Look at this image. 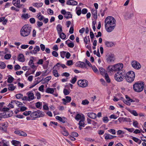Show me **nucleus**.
<instances>
[{"label":"nucleus","mask_w":146,"mask_h":146,"mask_svg":"<svg viewBox=\"0 0 146 146\" xmlns=\"http://www.w3.org/2000/svg\"><path fill=\"white\" fill-rule=\"evenodd\" d=\"M51 78V77L50 76H49L47 77L45 79L43 80V78H42L40 81H44L45 82H48Z\"/></svg>","instance_id":"nucleus-38"},{"label":"nucleus","mask_w":146,"mask_h":146,"mask_svg":"<svg viewBox=\"0 0 146 146\" xmlns=\"http://www.w3.org/2000/svg\"><path fill=\"white\" fill-rule=\"evenodd\" d=\"M27 95L28 96V101H30L34 99V94L31 92H29L27 93Z\"/></svg>","instance_id":"nucleus-13"},{"label":"nucleus","mask_w":146,"mask_h":146,"mask_svg":"<svg viewBox=\"0 0 146 146\" xmlns=\"http://www.w3.org/2000/svg\"><path fill=\"white\" fill-rule=\"evenodd\" d=\"M123 76H124V78H125L127 81L128 82L131 83L134 80V78H133L124 75H123Z\"/></svg>","instance_id":"nucleus-17"},{"label":"nucleus","mask_w":146,"mask_h":146,"mask_svg":"<svg viewBox=\"0 0 146 146\" xmlns=\"http://www.w3.org/2000/svg\"><path fill=\"white\" fill-rule=\"evenodd\" d=\"M18 60L20 62H24L25 59L23 55L22 54H19L18 57Z\"/></svg>","instance_id":"nucleus-24"},{"label":"nucleus","mask_w":146,"mask_h":146,"mask_svg":"<svg viewBox=\"0 0 146 146\" xmlns=\"http://www.w3.org/2000/svg\"><path fill=\"white\" fill-rule=\"evenodd\" d=\"M60 35V37L63 39H64L66 38V36L65 34L63 33H61L60 34H58Z\"/></svg>","instance_id":"nucleus-46"},{"label":"nucleus","mask_w":146,"mask_h":146,"mask_svg":"<svg viewBox=\"0 0 146 146\" xmlns=\"http://www.w3.org/2000/svg\"><path fill=\"white\" fill-rule=\"evenodd\" d=\"M77 80L76 77L75 76L71 80V82L72 84H74L76 82Z\"/></svg>","instance_id":"nucleus-58"},{"label":"nucleus","mask_w":146,"mask_h":146,"mask_svg":"<svg viewBox=\"0 0 146 146\" xmlns=\"http://www.w3.org/2000/svg\"><path fill=\"white\" fill-rule=\"evenodd\" d=\"M61 132L62 134L65 136H66L68 135V133L64 127H62Z\"/></svg>","instance_id":"nucleus-23"},{"label":"nucleus","mask_w":146,"mask_h":146,"mask_svg":"<svg viewBox=\"0 0 146 146\" xmlns=\"http://www.w3.org/2000/svg\"><path fill=\"white\" fill-rule=\"evenodd\" d=\"M84 117V115H82L81 116L80 114L78 113L76 115L75 119L77 120H80L82 119V117Z\"/></svg>","instance_id":"nucleus-33"},{"label":"nucleus","mask_w":146,"mask_h":146,"mask_svg":"<svg viewBox=\"0 0 146 146\" xmlns=\"http://www.w3.org/2000/svg\"><path fill=\"white\" fill-rule=\"evenodd\" d=\"M64 17L67 19L71 18L72 17V15L70 12H67L64 15Z\"/></svg>","instance_id":"nucleus-31"},{"label":"nucleus","mask_w":146,"mask_h":146,"mask_svg":"<svg viewBox=\"0 0 146 146\" xmlns=\"http://www.w3.org/2000/svg\"><path fill=\"white\" fill-rule=\"evenodd\" d=\"M71 135L74 137H77L78 136V133L75 132H72L71 133Z\"/></svg>","instance_id":"nucleus-64"},{"label":"nucleus","mask_w":146,"mask_h":146,"mask_svg":"<svg viewBox=\"0 0 146 146\" xmlns=\"http://www.w3.org/2000/svg\"><path fill=\"white\" fill-rule=\"evenodd\" d=\"M100 72L102 75H103L107 73L106 70L103 68H99Z\"/></svg>","instance_id":"nucleus-39"},{"label":"nucleus","mask_w":146,"mask_h":146,"mask_svg":"<svg viewBox=\"0 0 146 146\" xmlns=\"http://www.w3.org/2000/svg\"><path fill=\"white\" fill-rule=\"evenodd\" d=\"M131 65L133 68L137 69H139L141 67V65L139 63L135 61H133Z\"/></svg>","instance_id":"nucleus-10"},{"label":"nucleus","mask_w":146,"mask_h":146,"mask_svg":"<svg viewBox=\"0 0 146 146\" xmlns=\"http://www.w3.org/2000/svg\"><path fill=\"white\" fill-rule=\"evenodd\" d=\"M0 66L1 68L3 69H4L6 67V64L3 62H0Z\"/></svg>","instance_id":"nucleus-43"},{"label":"nucleus","mask_w":146,"mask_h":146,"mask_svg":"<svg viewBox=\"0 0 146 146\" xmlns=\"http://www.w3.org/2000/svg\"><path fill=\"white\" fill-rule=\"evenodd\" d=\"M15 97L19 99L22 98L23 97V95L21 94H19L16 95Z\"/></svg>","instance_id":"nucleus-52"},{"label":"nucleus","mask_w":146,"mask_h":146,"mask_svg":"<svg viewBox=\"0 0 146 146\" xmlns=\"http://www.w3.org/2000/svg\"><path fill=\"white\" fill-rule=\"evenodd\" d=\"M122 71H120L117 72L114 75L115 79L118 82H120L123 80L124 78L123 75L124 74L123 72H122Z\"/></svg>","instance_id":"nucleus-6"},{"label":"nucleus","mask_w":146,"mask_h":146,"mask_svg":"<svg viewBox=\"0 0 146 146\" xmlns=\"http://www.w3.org/2000/svg\"><path fill=\"white\" fill-rule=\"evenodd\" d=\"M52 73L56 77H58L59 76L58 71L56 70H53V71Z\"/></svg>","instance_id":"nucleus-47"},{"label":"nucleus","mask_w":146,"mask_h":146,"mask_svg":"<svg viewBox=\"0 0 146 146\" xmlns=\"http://www.w3.org/2000/svg\"><path fill=\"white\" fill-rule=\"evenodd\" d=\"M43 5V3H34L33 4V5L34 7H41Z\"/></svg>","instance_id":"nucleus-37"},{"label":"nucleus","mask_w":146,"mask_h":146,"mask_svg":"<svg viewBox=\"0 0 146 146\" xmlns=\"http://www.w3.org/2000/svg\"><path fill=\"white\" fill-rule=\"evenodd\" d=\"M63 93L66 96L70 94L69 91L66 89H64L63 90Z\"/></svg>","instance_id":"nucleus-49"},{"label":"nucleus","mask_w":146,"mask_h":146,"mask_svg":"<svg viewBox=\"0 0 146 146\" xmlns=\"http://www.w3.org/2000/svg\"><path fill=\"white\" fill-rule=\"evenodd\" d=\"M56 29L57 30L58 34H60L62 31V26L60 24L58 25L56 27Z\"/></svg>","instance_id":"nucleus-27"},{"label":"nucleus","mask_w":146,"mask_h":146,"mask_svg":"<svg viewBox=\"0 0 146 146\" xmlns=\"http://www.w3.org/2000/svg\"><path fill=\"white\" fill-rule=\"evenodd\" d=\"M89 102L87 100H85L82 101V104L84 105H87L89 104Z\"/></svg>","instance_id":"nucleus-50"},{"label":"nucleus","mask_w":146,"mask_h":146,"mask_svg":"<svg viewBox=\"0 0 146 146\" xmlns=\"http://www.w3.org/2000/svg\"><path fill=\"white\" fill-rule=\"evenodd\" d=\"M32 112L31 111H25L23 113V114L27 116L30 115L32 113Z\"/></svg>","instance_id":"nucleus-53"},{"label":"nucleus","mask_w":146,"mask_h":146,"mask_svg":"<svg viewBox=\"0 0 146 146\" xmlns=\"http://www.w3.org/2000/svg\"><path fill=\"white\" fill-rule=\"evenodd\" d=\"M40 50V47L38 46H36L34 48V50H33V54H36L37 53V52L39 51Z\"/></svg>","instance_id":"nucleus-30"},{"label":"nucleus","mask_w":146,"mask_h":146,"mask_svg":"<svg viewBox=\"0 0 146 146\" xmlns=\"http://www.w3.org/2000/svg\"><path fill=\"white\" fill-rule=\"evenodd\" d=\"M66 4L68 5H77L78 2L74 0H69L67 1Z\"/></svg>","instance_id":"nucleus-15"},{"label":"nucleus","mask_w":146,"mask_h":146,"mask_svg":"<svg viewBox=\"0 0 146 146\" xmlns=\"http://www.w3.org/2000/svg\"><path fill=\"white\" fill-rule=\"evenodd\" d=\"M4 103L2 102L0 103V111H8L9 109L8 108H2L3 107Z\"/></svg>","instance_id":"nucleus-18"},{"label":"nucleus","mask_w":146,"mask_h":146,"mask_svg":"<svg viewBox=\"0 0 146 146\" xmlns=\"http://www.w3.org/2000/svg\"><path fill=\"white\" fill-rule=\"evenodd\" d=\"M11 57V55L10 54H6L4 56V58L5 59L8 60Z\"/></svg>","instance_id":"nucleus-51"},{"label":"nucleus","mask_w":146,"mask_h":146,"mask_svg":"<svg viewBox=\"0 0 146 146\" xmlns=\"http://www.w3.org/2000/svg\"><path fill=\"white\" fill-rule=\"evenodd\" d=\"M92 14L94 19L96 20L97 18V11L92 9L91 11Z\"/></svg>","instance_id":"nucleus-19"},{"label":"nucleus","mask_w":146,"mask_h":146,"mask_svg":"<svg viewBox=\"0 0 146 146\" xmlns=\"http://www.w3.org/2000/svg\"><path fill=\"white\" fill-rule=\"evenodd\" d=\"M78 66L82 68H86V64L84 62H79Z\"/></svg>","instance_id":"nucleus-35"},{"label":"nucleus","mask_w":146,"mask_h":146,"mask_svg":"<svg viewBox=\"0 0 146 146\" xmlns=\"http://www.w3.org/2000/svg\"><path fill=\"white\" fill-rule=\"evenodd\" d=\"M88 81L85 80H79L77 82L78 86L82 87H85L88 86Z\"/></svg>","instance_id":"nucleus-7"},{"label":"nucleus","mask_w":146,"mask_h":146,"mask_svg":"<svg viewBox=\"0 0 146 146\" xmlns=\"http://www.w3.org/2000/svg\"><path fill=\"white\" fill-rule=\"evenodd\" d=\"M29 65L32 68H34L35 67L33 63V61L32 60H30L29 63Z\"/></svg>","instance_id":"nucleus-36"},{"label":"nucleus","mask_w":146,"mask_h":146,"mask_svg":"<svg viewBox=\"0 0 146 146\" xmlns=\"http://www.w3.org/2000/svg\"><path fill=\"white\" fill-rule=\"evenodd\" d=\"M145 86L144 83L141 81L135 82L133 85V88L134 91L137 92H142Z\"/></svg>","instance_id":"nucleus-2"},{"label":"nucleus","mask_w":146,"mask_h":146,"mask_svg":"<svg viewBox=\"0 0 146 146\" xmlns=\"http://www.w3.org/2000/svg\"><path fill=\"white\" fill-rule=\"evenodd\" d=\"M13 114V112L12 111H7L5 113L6 115H8V117L11 116Z\"/></svg>","instance_id":"nucleus-44"},{"label":"nucleus","mask_w":146,"mask_h":146,"mask_svg":"<svg viewBox=\"0 0 146 146\" xmlns=\"http://www.w3.org/2000/svg\"><path fill=\"white\" fill-rule=\"evenodd\" d=\"M116 25V21L113 17L109 16L105 20V26L107 31L111 32L114 29Z\"/></svg>","instance_id":"nucleus-1"},{"label":"nucleus","mask_w":146,"mask_h":146,"mask_svg":"<svg viewBox=\"0 0 146 146\" xmlns=\"http://www.w3.org/2000/svg\"><path fill=\"white\" fill-rule=\"evenodd\" d=\"M67 45L69 47L73 48L74 46V44L73 42H72L68 43L67 44Z\"/></svg>","instance_id":"nucleus-56"},{"label":"nucleus","mask_w":146,"mask_h":146,"mask_svg":"<svg viewBox=\"0 0 146 146\" xmlns=\"http://www.w3.org/2000/svg\"><path fill=\"white\" fill-rule=\"evenodd\" d=\"M44 115V113L43 112L38 110L37 111L33 112L31 113L30 116L31 117L35 118L42 117Z\"/></svg>","instance_id":"nucleus-5"},{"label":"nucleus","mask_w":146,"mask_h":146,"mask_svg":"<svg viewBox=\"0 0 146 146\" xmlns=\"http://www.w3.org/2000/svg\"><path fill=\"white\" fill-rule=\"evenodd\" d=\"M66 99L63 98L62 100L63 102V104L64 105H66V103L70 102L71 100V97L69 96L65 97Z\"/></svg>","instance_id":"nucleus-14"},{"label":"nucleus","mask_w":146,"mask_h":146,"mask_svg":"<svg viewBox=\"0 0 146 146\" xmlns=\"http://www.w3.org/2000/svg\"><path fill=\"white\" fill-rule=\"evenodd\" d=\"M123 65L122 63H119L113 66H109L108 68L110 71L113 72L114 71H122L121 70L123 68Z\"/></svg>","instance_id":"nucleus-4"},{"label":"nucleus","mask_w":146,"mask_h":146,"mask_svg":"<svg viewBox=\"0 0 146 146\" xmlns=\"http://www.w3.org/2000/svg\"><path fill=\"white\" fill-rule=\"evenodd\" d=\"M115 59L114 55L112 54H110L108 55L107 58V60L108 62H111L114 61Z\"/></svg>","instance_id":"nucleus-11"},{"label":"nucleus","mask_w":146,"mask_h":146,"mask_svg":"<svg viewBox=\"0 0 146 146\" xmlns=\"http://www.w3.org/2000/svg\"><path fill=\"white\" fill-rule=\"evenodd\" d=\"M9 88L8 89L9 91H13L16 88V87L14 86L13 84H10L8 85Z\"/></svg>","instance_id":"nucleus-32"},{"label":"nucleus","mask_w":146,"mask_h":146,"mask_svg":"<svg viewBox=\"0 0 146 146\" xmlns=\"http://www.w3.org/2000/svg\"><path fill=\"white\" fill-rule=\"evenodd\" d=\"M46 93L52 94L54 92V90L52 88H48L45 91Z\"/></svg>","instance_id":"nucleus-34"},{"label":"nucleus","mask_w":146,"mask_h":146,"mask_svg":"<svg viewBox=\"0 0 146 146\" xmlns=\"http://www.w3.org/2000/svg\"><path fill=\"white\" fill-rule=\"evenodd\" d=\"M11 142L15 146H21L20 142L18 141L14 140H13Z\"/></svg>","instance_id":"nucleus-29"},{"label":"nucleus","mask_w":146,"mask_h":146,"mask_svg":"<svg viewBox=\"0 0 146 146\" xmlns=\"http://www.w3.org/2000/svg\"><path fill=\"white\" fill-rule=\"evenodd\" d=\"M85 119L84 117H82V119L80 120L79 121L78 124L80 126H82V127H84L85 126V124L84 123V121Z\"/></svg>","instance_id":"nucleus-28"},{"label":"nucleus","mask_w":146,"mask_h":146,"mask_svg":"<svg viewBox=\"0 0 146 146\" xmlns=\"http://www.w3.org/2000/svg\"><path fill=\"white\" fill-rule=\"evenodd\" d=\"M87 115L89 117L93 119H95L97 116L96 115L95 113L93 112L88 113H87Z\"/></svg>","instance_id":"nucleus-21"},{"label":"nucleus","mask_w":146,"mask_h":146,"mask_svg":"<svg viewBox=\"0 0 146 146\" xmlns=\"http://www.w3.org/2000/svg\"><path fill=\"white\" fill-rule=\"evenodd\" d=\"M21 68L20 66L18 64L15 65L14 66V69L15 70L20 69Z\"/></svg>","instance_id":"nucleus-61"},{"label":"nucleus","mask_w":146,"mask_h":146,"mask_svg":"<svg viewBox=\"0 0 146 146\" xmlns=\"http://www.w3.org/2000/svg\"><path fill=\"white\" fill-rule=\"evenodd\" d=\"M31 31V27L28 25H24L21 28L20 33L21 35L24 37L29 35Z\"/></svg>","instance_id":"nucleus-3"},{"label":"nucleus","mask_w":146,"mask_h":146,"mask_svg":"<svg viewBox=\"0 0 146 146\" xmlns=\"http://www.w3.org/2000/svg\"><path fill=\"white\" fill-rule=\"evenodd\" d=\"M74 30V29L73 26H72L71 27L70 29V30L69 31V33L71 34H72L73 33Z\"/></svg>","instance_id":"nucleus-62"},{"label":"nucleus","mask_w":146,"mask_h":146,"mask_svg":"<svg viewBox=\"0 0 146 146\" xmlns=\"http://www.w3.org/2000/svg\"><path fill=\"white\" fill-rule=\"evenodd\" d=\"M12 4L14 6L19 8H23L24 7L23 4H20V0H13Z\"/></svg>","instance_id":"nucleus-8"},{"label":"nucleus","mask_w":146,"mask_h":146,"mask_svg":"<svg viewBox=\"0 0 146 146\" xmlns=\"http://www.w3.org/2000/svg\"><path fill=\"white\" fill-rule=\"evenodd\" d=\"M14 78L12 76H10L7 79V82L8 83H11L13 81Z\"/></svg>","instance_id":"nucleus-48"},{"label":"nucleus","mask_w":146,"mask_h":146,"mask_svg":"<svg viewBox=\"0 0 146 146\" xmlns=\"http://www.w3.org/2000/svg\"><path fill=\"white\" fill-rule=\"evenodd\" d=\"M105 44L106 46L109 47H111L114 46V44L111 42L106 41Z\"/></svg>","instance_id":"nucleus-26"},{"label":"nucleus","mask_w":146,"mask_h":146,"mask_svg":"<svg viewBox=\"0 0 146 146\" xmlns=\"http://www.w3.org/2000/svg\"><path fill=\"white\" fill-rule=\"evenodd\" d=\"M105 77L106 80L107 82L108 83H110V80L109 77V76L107 73L105 74Z\"/></svg>","instance_id":"nucleus-45"},{"label":"nucleus","mask_w":146,"mask_h":146,"mask_svg":"<svg viewBox=\"0 0 146 146\" xmlns=\"http://www.w3.org/2000/svg\"><path fill=\"white\" fill-rule=\"evenodd\" d=\"M124 74L125 76H128L131 77V78H135V73L134 72L132 71H130L128 72L127 73L125 74L124 73Z\"/></svg>","instance_id":"nucleus-16"},{"label":"nucleus","mask_w":146,"mask_h":146,"mask_svg":"<svg viewBox=\"0 0 146 146\" xmlns=\"http://www.w3.org/2000/svg\"><path fill=\"white\" fill-rule=\"evenodd\" d=\"M56 119L59 120L60 121L62 122L63 123H65L66 121L64 119H63L61 117H60L59 116H56Z\"/></svg>","instance_id":"nucleus-40"},{"label":"nucleus","mask_w":146,"mask_h":146,"mask_svg":"<svg viewBox=\"0 0 146 146\" xmlns=\"http://www.w3.org/2000/svg\"><path fill=\"white\" fill-rule=\"evenodd\" d=\"M14 133L19 136L26 137L27 135L26 133L21 130L15 131H14Z\"/></svg>","instance_id":"nucleus-12"},{"label":"nucleus","mask_w":146,"mask_h":146,"mask_svg":"<svg viewBox=\"0 0 146 146\" xmlns=\"http://www.w3.org/2000/svg\"><path fill=\"white\" fill-rule=\"evenodd\" d=\"M42 104V103L38 102L36 103L35 106L36 108H39Z\"/></svg>","instance_id":"nucleus-54"},{"label":"nucleus","mask_w":146,"mask_h":146,"mask_svg":"<svg viewBox=\"0 0 146 146\" xmlns=\"http://www.w3.org/2000/svg\"><path fill=\"white\" fill-rule=\"evenodd\" d=\"M66 64L68 66H70L73 64V62L72 60H69L67 61Z\"/></svg>","instance_id":"nucleus-60"},{"label":"nucleus","mask_w":146,"mask_h":146,"mask_svg":"<svg viewBox=\"0 0 146 146\" xmlns=\"http://www.w3.org/2000/svg\"><path fill=\"white\" fill-rule=\"evenodd\" d=\"M133 13L127 12L125 14V19L127 20L130 19L131 17L133 16Z\"/></svg>","instance_id":"nucleus-20"},{"label":"nucleus","mask_w":146,"mask_h":146,"mask_svg":"<svg viewBox=\"0 0 146 146\" xmlns=\"http://www.w3.org/2000/svg\"><path fill=\"white\" fill-rule=\"evenodd\" d=\"M35 95L37 97V99H40L41 98V94L39 92H37Z\"/></svg>","instance_id":"nucleus-59"},{"label":"nucleus","mask_w":146,"mask_h":146,"mask_svg":"<svg viewBox=\"0 0 146 146\" xmlns=\"http://www.w3.org/2000/svg\"><path fill=\"white\" fill-rule=\"evenodd\" d=\"M115 136L109 134H107L105 137V139L106 140L111 139L116 137Z\"/></svg>","instance_id":"nucleus-25"},{"label":"nucleus","mask_w":146,"mask_h":146,"mask_svg":"<svg viewBox=\"0 0 146 146\" xmlns=\"http://www.w3.org/2000/svg\"><path fill=\"white\" fill-rule=\"evenodd\" d=\"M92 67V69L94 71V72L95 73L97 74H99V72L97 68L95 66H91Z\"/></svg>","instance_id":"nucleus-42"},{"label":"nucleus","mask_w":146,"mask_h":146,"mask_svg":"<svg viewBox=\"0 0 146 146\" xmlns=\"http://www.w3.org/2000/svg\"><path fill=\"white\" fill-rule=\"evenodd\" d=\"M58 65H60V66H61L63 68H67V67L64 64H61L60 63L58 62L56 64V65H55L54 67H55L56 66H57L58 67Z\"/></svg>","instance_id":"nucleus-41"},{"label":"nucleus","mask_w":146,"mask_h":146,"mask_svg":"<svg viewBox=\"0 0 146 146\" xmlns=\"http://www.w3.org/2000/svg\"><path fill=\"white\" fill-rule=\"evenodd\" d=\"M8 127V125L7 123H2L0 126V130L2 131L6 132L7 131V127Z\"/></svg>","instance_id":"nucleus-9"},{"label":"nucleus","mask_w":146,"mask_h":146,"mask_svg":"<svg viewBox=\"0 0 146 146\" xmlns=\"http://www.w3.org/2000/svg\"><path fill=\"white\" fill-rule=\"evenodd\" d=\"M52 54L53 56L57 57L58 56V53L55 51H53L52 52Z\"/></svg>","instance_id":"nucleus-63"},{"label":"nucleus","mask_w":146,"mask_h":146,"mask_svg":"<svg viewBox=\"0 0 146 146\" xmlns=\"http://www.w3.org/2000/svg\"><path fill=\"white\" fill-rule=\"evenodd\" d=\"M130 120L129 118H124L123 117H119L118 119V120L120 122L124 121H129Z\"/></svg>","instance_id":"nucleus-22"},{"label":"nucleus","mask_w":146,"mask_h":146,"mask_svg":"<svg viewBox=\"0 0 146 146\" xmlns=\"http://www.w3.org/2000/svg\"><path fill=\"white\" fill-rule=\"evenodd\" d=\"M133 126L135 127H138V123L137 121H134L133 122Z\"/></svg>","instance_id":"nucleus-57"},{"label":"nucleus","mask_w":146,"mask_h":146,"mask_svg":"<svg viewBox=\"0 0 146 146\" xmlns=\"http://www.w3.org/2000/svg\"><path fill=\"white\" fill-rule=\"evenodd\" d=\"M108 131L111 133L113 135H115L116 133L115 130L113 129H111L108 130Z\"/></svg>","instance_id":"nucleus-55"}]
</instances>
